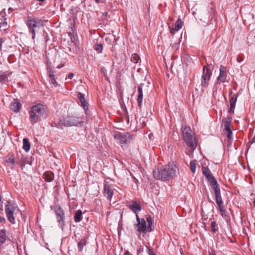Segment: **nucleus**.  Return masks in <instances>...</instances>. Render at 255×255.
I'll use <instances>...</instances> for the list:
<instances>
[{
    "label": "nucleus",
    "instance_id": "35",
    "mask_svg": "<svg viewBox=\"0 0 255 255\" xmlns=\"http://www.w3.org/2000/svg\"><path fill=\"white\" fill-rule=\"evenodd\" d=\"M211 226L213 232H215L217 230L218 228H216L217 224L215 221L212 222Z\"/></svg>",
    "mask_w": 255,
    "mask_h": 255
},
{
    "label": "nucleus",
    "instance_id": "33",
    "mask_svg": "<svg viewBox=\"0 0 255 255\" xmlns=\"http://www.w3.org/2000/svg\"><path fill=\"white\" fill-rule=\"evenodd\" d=\"M94 49L99 53H101L103 50V45L101 44H97L95 45Z\"/></svg>",
    "mask_w": 255,
    "mask_h": 255
},
{
    "label": "nucleus",
    "instance_id": "13",
    "mask_svg": "<svg viewBox=\"0 0 255 255\" xmlns=\"http://www.w3.org/2000/svg\"><path fill=\"white\" fill-rule=\"evenodd\" d=\"M114 190L113 188L109 184L108 182H105L104 184V194L108 199L111 200L113 197Z\"/></svg>",
    "mask_w": 255,
    "mask_h": 255
},
{
    "label": "nucleus",
    "instance_id": "18",
    "mask_svg": "<svg viewBox=\"0 0 255 255\" xmlns=\"http://www.w3.org/2000/svg\"><path fill=\"white\" fill-rule=\"evenodd\" d=\"M138 95L137 98V102L139 107H141L143 99V92L141 85H139L137 87Z\"/></svg>",
    "mask_w": 255,
    "mask_h": 255
},
{
    "label": "nucleus",
    "instance_id": "38",
    "mask_svg": "<svg viewBox=\"0 0 255 255\" xmlns=\"http://www.w3.org/2000/svg\"><path fill=\"white\" fill-rule=\"evenodd\" d=\"M5 219L4 218L0 217V222L5 223Z\"/></svg>",
    "mask_w": 255,
    "mask_h": 255
},
{
    "label": "nucleus",
    "instance_id": "25",
    "mask_svg": "<svg viewBox=\"0 0 255 255\" xmlns=\"http://www.w3.org/2000/svg\"><path fill=\"white\" fill-rule=\"evenodd\" d=\"M82 211L80 210H78L76 212L74 216V220L76 222H79L82 220Z\"/></svg>",
    "mask_w": 255,
    "mask_h": 255
},
{
    "label": "nucleus",
    "instance_id": "24",
    "mask_svg": "<svg viewBox=\"0 0 255 255\" xmlns=\"http://www.w3.org/2000/svg\"><path fill=\"white\" fill-rule=\"evenodd\" d=\"M22 148L26 152H28L29 150L30 144L27 138H23Z\"/></svg>",
    "mask_w": 255,
    "mask_h": 255
},
{
    "label": "nucleus",
    "instance_id": "21",
    "mask_svg": "<svg viewBox=\"0 0 255 255\" xmlns=\"http://www.w3.org/2000/svg\"><path fill=\"white\" fill-rule=\"evenodd\" d=\"M238 96L237 95H234L230 99V112H233L235 108L236 103L237 100Z\"/></svg>",
    "mask_w": 255,
    "mask_h": 255
},
{
    "label": "nucleus",
    "instance_id": "22",
    "mask_svg": "<svg viewBox=\"0 0 255 255\" xmlns=\"http://www.w3.org/2000/svg\"><path fill=\"white\" fill-rule=\"evenodd\" d=\"M21 107V104L17 100H14V102L10 104V109L14 112H18Z\"/></svg>",
    "mask_w": 255,
    "mask_h": 255
},
{
    "label": "nucleus",
    "instance_id": "26",
    "mask_svg": "<svg viewBox=\"0 0 255 255\" xmlns=\"http://www.w3.org/2000/svg\"><path fill=\"white\" fill-rule=\"evenodd\" d=\"M86 244L85 239H82L78 243V248L79 252H82L84 246Z\"/></svg>",
    "mask_w": 255,
    "mask_h": 255
},
{
    "label": "nucleus",
    "instance_id": "36",
    "mask_svg": "<svg viewBox=\"0 0 255 255\" xmlns=\"http://www.w3.org/2000/svg\"><path fill=\"white\" fill-rule=\"evenodd\" d=\"M5 39L3 38H0V51L2 48V44L5 41Z\"/></svg>",
    "mask_w": 255,
    "mask_h": 255
},
{
    "label": "nucleus",
    "instance_id": "32",
    "mask_svg": "<svg viewBox=\"0 0 255 255\" xmlns=\"http://www.w3.org/2000/svg\"><path fill=\"white\" fill-rule=\"evenodd\" d=\"M196 160L191 161L190 163V169L192 173H195L196 171Z\"/></svg>",
    "mask_w": 255,
    "mask_h": 255
},
{
    "label": "nucleus",
    "instance_id": "10",
    "mask_svg": "<svg viewBox=\"0 0 255 255\" xmlns=\"http://www.w3.org/2000/svg\"><path fill=\"white\" fill-rule=\"evenodd\" d=\"M211 185L212 189L214 191L216 203L217 204L223 202L221 195L220 189L219 188V185L218 184L217 181L214 182V183L211 184Z\"/></svg>",
    "mask_w": 255,
    "mask_h": 255
},
{
    "label": "nucleus",
    "instance_id": "2",
    "mask_svg": "<svg viewBox=\"0 0 255 255\" xmlns=\"http://www.w3.org/2000/svg\"><path fill=\"white\" fill-rule=\"evenodd\" d=\"M25 24L29 34L31 35V38L34 40L36 33L38 32L40 29L43 26V21L31 14H28Z\"/></svg>",
    "mask_w": 255,
    "mask_h": 255
},
{
    "label": "nucleus",
    "instance_id": "15",
    "mask_svg": "<svg viewBox=\"0 0 255 255\" xmlns=\"http://www.w3.org/2000/svg\"><path fill=\"white\" fill-rule=\"evenodd\" d=\"M202 172L203 174L206 176L210 184L214 183V182H217L214 177L211 173L210 170L206 167H202Z\"/></svg>",
    "mask_w": 255,
    "mask_h": 255
},
{
    "label": "nucleus",
    "instance_id": "41",
    "mask_svg": "<svg viewBox=\"0 0 255 255\" xmlns=\"http://www.w3.org/2000/svg\"><path fill=\"white\" fill-rule=\"evenodd\" d=\"M124 255H129V253L128 251H127V252H125Z\"/></svg>",
    "mask_w": 255,
    "mask_h": 255
},
{
    "label": "nucleus",
    "instance_id": "3",
    "mask_svg": "<svg viewBox=\"0 0 255 255\" xmlns=\"http://www.w3.org/2000/svg\"><path fill=\"white\" fill-rule=\"evenodd\" d=\"M46 107L41 104H37L31 107L29 113L31 122L35 123L46 117Z\"/></svg>",
    "mask_w": 255,
    "mask_h": 255
},
{
    "label": "nucleus",
    "instance_id": "30",
    "mask_svg": "<svg viewBox=\"0 0 255 255\" xmlns=\"http://www.w3.org/2000/svg\"><path fill=\"white\" fill-rule=\"evenodd\" d=\"M130 60L134 63H137L139 61H140L139 56L136 53L132 54Z\"/></svg>",
    "mask_w": 255,
    "mask_h": 255
},
{
    "label": "nucleus",
    "instance_id": "11",
    "mask_svg": "<svg viewBox=\"0 0 255 255\" xmlns=\"http://www.w3.org/2000/svg\"><path fill=\"white\" fill-rule=\"evenodd\" d=\"M136 219L137 222V224L136 225L137 227V231L139 233V234H140L141 232L143 233H146V223L145 221L143 219H140L138 215H136Z\"/></svg>",
    "mask_w": 255,
    "mask_h": 255
},
{
    "label": "nucleus",
    "instance_id": "5",
    "mask_svg": "<svg viewBox=\"0 0 255 255\" xmlns=\"http://www.w3.org/2000/svg\"><path fill=\"white\" fill-rule=\"evenodd\" d=\"M212 75L211 70L207 66H204L201 76V85L202 88H206Z\"/></svg>",
    "mask_w": 255,
    "mask_h": 255
},
{
    "label": "nucleus",
    "instance_id": "37",
    "mask_svg": "<svg viewBox=\"0 0 255 255\" xmlns=\"http://www.w3.org/2000/svg\"><path fill=\"white\" fill-rule=\"evenodd\" d=\"M209 255H216L215 250L213 249H211V251L209 252Z\"/></svg>",
    "mask_w": 255,
    "mask_h": 255
},
{
    "label": "nucleus",
    "instance_id": "42",
    "mask_svg": "<svg viewBox=\"0 0 255 255\" xmlns=\"http://www.w3.org/2000/svg\"><path fill=\"white\" fill-rule=\"evenodd\" d=\"M62 66H63V65H59L58 66V68H60L62 67Z\"/></svg>",
    "mask_w": 255,
    "mask_h": 255
},
{
    "label": "nucleus",
    "instance_id": "14",
    "mask_svg": "<svg viewBox=\"0 0 255 255\" xmlns=\"http://www.w3.org/2000/svg\"><path fill=\"white\" fill-rule=\"evenodd\" d=\"M227 77L226 68L223 65L220 67V74L217 78V84H221L225 82Z\"/></svg>",
    "mask_w": 255,
    "mask_h": 255
},
{
    "label": "nucleus",
    "instance_id": "19",
    "mask_svg": "<svg viewBox=\"0 0 255 255\" xmlns=\"http://www.w3.org/2000/svg\"><path fill=\"white\" fill-rule=\"evenodd\" d=\"M7 27L4 14H0V30H5Z\"/></svg>",
    "mask_w": 255,
    "mask_h": 255
},
{
    "label": "nucleus",
    "instance_id": "43",
    "mask_svg": "<svg viewBox=\"0 0 255 255\" xmlns=\"http://www.w3.org/2000/svg\"><path fill=\"white\" fill-rule=\"evenodd\" d=\"M101 70L103 72H105V70H106V69L104 68H103Z\"/></svg>",
    "mask_w": 255,
    "mask_h": 255
},
{
    "label": "nucleus",
    "instance_id": "20",
    "mask_svg": "<svg viewBox=\"0 0 255 255\" xmlns=\"http://www.w3.org/2000/svg\"><path fill=\"white\" fill-rule=\"evenodd\" d=\"M54 178V174L52 171H46L43 174V178L46 182H51Z\"/></svg>",
    "mask_w": 255,
    "mask_h": 255
},
{
    "label": "nucleus",
    "instance_id": "27",
    "mask_svg": "<svg viewBox=\"0 0 255 255\" xmlns=\"http://www.w3.org/2000/svg\"><path fill=\"white\" fill-rule=\"evenodd\" d=\"M219 209L220 210V213L222 216H223V215L226 212V210L225 208L224 205V202H221L217 204Z\"/></svg>",
    "mask_w": 255,
    "mask_h": 255
},
{
    "label": "nucleus",
    "instance_id": "9",
    "mask_svg": "<svg viewBox=\"0 0 255 255\" xmlns=\"http://www.w3.org/2000/svg\"><path fill=\"white\" fill-rule=\"evenodd\" d=\"M115 139L118 140L121 143L126 144L131 139V136L128 133H118L114 135Z\"/></svg>",
    "mask_w": 255,
    "mask_h": 255
},
{
    "label": "nucleus",
    "instance_id": "1",
    "mask_svg": "<svg viewBox=\"0 0 255 255\" xmlns=\"http://www.w3.org/2000/svg\"><path fill=\"white\" fill-rule=\"evenodd\" d=\"M176 167L173 163L162 166L157 170L153 171V175L156 179L167 181L175 176Z\"/></svg>",
    "mask_w": 255,
    "mask_h": 255
},
{
    "label": "nucleus",
    "instance_id": "6",
    "mask_svg": "<svg viewBox=\"0 0 255 255\" xmlns=\"http://www.w3.org/2000/svg\"><path fill=\"white\" fill-rule=\"evenodd\" d=\"M232 119L227 118L223 120L222 126L224 128L225 134L229 140L232 139V131L231 128Z\"/></svg>",
    "mask_w": 255,
    "mask_h": 255
},
{
    "label": "nucleus",
    "instance_id": "39",
    "mask_svg": "<svg viewBox=\"0 0 255 255\" xmlns=\"http://www.w3.org/2000/svg\"><path fill=\"white\" fill-rule=\"evenodd\" d=\"M148 253H149V255H155V254L153 253V252L152 251H151V250H149L148 251Z\"/></svg>",
    "mask_w": 255,
    "mask_h": 255
},
{
    "label": "nucleus",
    "instance_id": "23",
    "mask_svg": "<svg viewBox=\"0 0 255 255\" xmlns=\"http://www.w3.org/2000/svg\"><path fill=\"white\" fill-rule=\"evenodd\" d=\"M84 96H85V95L84 94H82L81 93H79L78 94V98L81 102V106H82L83 107V108L85 110H86L87 109H88V103L86 102V101L85 100Z\"/></svg>",
    "mask_w": 255,
    "mask_h": 255
},
{
    "label": "nucleus",
    "instance_id": "7",
    "mask_svg": "<svg viewBox=\"0 0 255 255\" xmlns=\"http://www.w3.org/2000/svg\"><path fill=\"white\" fill-rule=\"evenodd\" d=\"M15 208L16 207L12 204H10L9 202L5 206V211L7 219L8 221L13 224H15V219L13 216V213Z\"/></svg>",
    "mask_w": 255,
    "mask_h": 255
},
{
    "label": "nucleus",
    "instance_id": "44",
    "mask_svg": "<svg viewBox=\"0 0 255 255\" xmlns=\"http://www.w3.org/2000/svg\"><path fill=\"white\" fill-rule=\"evenodd\" d=\"M100 0H95V2L97 3H98L99 2Z\"/></svg>",
    "mask_w": 255,
    "mask_h": 255
},
{
    "label": "nucleus",
    "instance_id": "8",
    "mask_svg": "<svg viewBox=\"0 0 255 255\" xmlns=\"http://www.w3.org/2000/svg\"><path fill=\"white\" fill-rule=\"evenodd\" d=\"M80 123L78 119L75 117H68L59 121V125L66 127L75 126Z\"/></svg>",
    "mask_w": 255,
    "mask_h": 255
},
{
    "label": "nucleus",
    "instance_id": "29",
    "mask_svg": "<svg viewBox=\"0 0 255 255\" xmlns=\"http://www.w3.org/2000/svg\"><path fill=\"white\" fill-rule=\"evenodd\" d=\"M8 75L6 73H0V82L1 83H5L7 81Z\"/></svg>",
    "mask_w": 255,
    "mask_h": 255
},
{
    "label": "nucleus",
    "instance_id": "4",
    "mask_svg": "<svg viewBox=\"0 0 255 255\" xmlns=\"http://www.w3.org/2000/svg\"><path fill=\"white\" fill-rule=\"evenodd\" d=\"M181 130L184 141L192 151L194 150L197 147L194 133L189 127L186 126H182Z\"/></svg>",
    "mask_w": 255,
    "mask_h": 255
},
{
    "label": "nucleus",
    "instance_id": "34",
    "mask_svg": "<svg viewBox=\"0 0 255 255\" xmlns=\"http://www.w3.org/2000/svg\"><path fill=\"white\" fill-rule=\"evenodd\" d=\"M6 161L9 164L13 165L15 163L14 157L13 155H10Z\"/></svg>",
    "mask_w": 255,
    "mask_h": 255
},
{
    "label": "nucleus",
    "instance_id": "28",
    "mask_svg": "<svg viewBox=\"0 0 255 255\" xmlns=\"http://www.w3.org/2000/svg\"><path fill=\"white\" fill-rule=\"evenodd\" d=\"M49 77L50 78L51 83L54 84L55 85V86H57V82L55 80V79L54 78V72L53 71L49 72Z\"/></svg>",
    "mask_w": 255,
    "mask_h": 255
},
{
    "label": "nucleus",
    "instance_id": "16",
    "mask_svg": "<svg viewBox=\"0 0 255 255\" xmlns=\"http://www.w3.org/2000/svg\"><path fill=\"white\" fill-rule=\"evenodd\" d=\"M128 207L129 208L136 214V215H137V214L141 210V207L140 205L135 201H132Z\"/></svg>",
    "mask_w": 255,
    "mask_h": 255
},
{
    "label": "nucleus",
    "instance_id": "45",
    "mask_svg": "<svg viewBox=\"0 0 255 255\" xmlns=\"http://www.w3.org/2000/svg\"><path fill=\"white\" fill-rule=\"evenodd\" d=\"M39 1H44V0H38Z\"/></svg>",
    "mask_w": 255,
    "mask_h": 255
},
{
    "label": "nucleus",
    "instance_id": "12",
    "mask_svg": "<svg viewBox=\"0 0 255 255\" xmlns=\"http://www.w3.org/2000/svg\"><path fill=\"white\" fill-rule=\"evenodd\" d=\"M54 209L58 221L60 224H63L64 222V213L61 207L57 205L55 206Z\"/></svg>",
    "mask_w": 255,
    "mask_h": 255
},
{
    "label": "nucleus",
    "instance_id": "17",
    "mask_svg": "<svg viewBox=\"0 0 255 255\" xmlns=\"http://www.w3.org/2000/svg\"><path fill=\"white\" fill-rule=\"evenodd\" d=\"M183 24V22L182 21L181 19H178L174 26L170 29V33L172 34H174L176 31H178L182 28Z\"/></svg>",
    "mask_w": 255,
    "mask_h": 255
},
{
    "label": "nucleus",
    "instance_id": "31",
    "mask_svg": "<svg viewBox=\"0 0 255 255\" xmlns=\"http://www.w3.org/2000/svg\"><path fill=\"white\" fill-rule=\"evenodd\" d=\"M147 221L148 222V226H147V230L148 232H151L152 231V227L153 225V221L151 217H148L147 218Z\"/></svg>",
    "mask_w": 255,
    "mask_h": 255
},
{
    "label": "nucleus",
    "instance_id": "40",
    "mask_svg": "<svg viewBox=\"0 0 255 255\" xmlns=\"http://www.w3.org/2000/svg\"><path fill=\"white\" fill-rule=\"evenodd\" d=\"M74 76V74L72 73H70L68 75V78L69 79H72Z\"/></svg>",
    "mask_w": 255,
    "mask_h": 255
}]
</instances>
